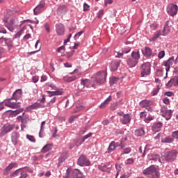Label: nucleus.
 <instances>
[{
	"label": "nucleus",
	"mask_w": 178,
	"mask_h": 178,
	"mask_svg": "<svg viewBox=\"0 0 178 178\" xmlns=\"http://www.w3.org/2000/svg\"><path fill=\"white\" fill-rule=\"evenodd\" d=\"M10 15V12L5 13L4 18L3 19V22L5 24V27L9 30L11 33H13L15 31V29L17 27V22L19 20L17 17H14L8 22V20H9V16Z\"/></svg>",
	"instance_id": "f257e3e1"
},
{
	"label": "nucleus",
	"mask_w": 178,
	"mask_h": 178,
	"mask_svg": "<svg viewBox=\"0 0 178 178\" xmlns=\"http://www.w3.org/2000/svg\"><path fill=\"white\" fill-rule=\"evenodd\" d=\"M106 76L108 74L106 71H100L96 74V76L95 79V83H92V87L95 88L96 86H101V84H104L105 81H106Z\"/></svg>",
	"instance_id": "f03ea898"
},
{
	"label": "nucleus",
	"mask_w": 178,
	"mask_h": 178,
	"mask_svg": "<svg viewBox=\"0 0 178 178\" xmlns=\"http://www.w3.org/2000/svg\"><path fill=\"white\" fill-rule=\"evenodd\" d=\"M83 177V173L80 172V170H72V168H68L66 170L65 175L63 178H81Z\"/></svg>",
	"instance_id": "7ed1b4c3"
},
{
	"label": "nucleus",
	"mask_w": 178,
	"mask_h": 178,
	"mask_svg": "<svg viewBox=\"0 0 178 178\" xmlns=\"http://www.w3.org/2000/svg\"><path fill=\"white\" fill-rule=\"evenodd\" d=\"M143 175L145 176H152V178H159V171L154 165H151L149 168L143 170Z\"/></svg>",
	"instance_id": "20e7f679"
},
{
	"label": "nucleus",
	"mask_w": 178,
	"mask_h": 178,
	"mask_svg": "<svg viewBox=\"0 0 178 178\" xmlns=\"http://www.w3.org/2000/svg\"><path fill=\"white\" fill-rule=\"evenodd\" d=\"M141 77H147L151 74V63L147 62L140 67Z\"/></svg>",
	"instance_id": "39448f33"
},
{
	"label": "nucleus",
	"mask_w": 178,
	"mask_h": 178,
	"mask_svg": "<svg viewBox=\"0 0 178 178\" xmlns=\"http://www.w3.org/2000/svg\"><path fill=\"white\" fill-rule=\"evenodd\" d=\"M178 6L176 4L170 3L167 7V13L170 16H176L177 15Z\"/></svg>",
	"instance_id": "423d86ee"
},
{
	"label": "nucleus",
	"mask_w": 178,
	"mask_h": 178,
	"mask_svg": "<svg viewBox=\"0 0 178 178\" xmlns=\"http://www.w3.org/2000/svg\"><path fill=\"white\" fill-rule=\"evenodd\" d=\"M78 165L79 166H90L91 162L87 159V157L84 154H81L78 159Z\"/></svg>",
	"instance_id": "0eeeda50"
},
{
	"label": "nucleus",
	"mask_w": 178,
	"mask_h": 178,
	"mask_svg": "<svg viewBox=\"0 0 178 178\" xmlns=\"http://www.w3.org/2000/svg\"><path fill=\"white\" fill-rule=\"evenodd\" d=\"M92 84H95V83L94 81L91 82L88 79H82L81 81V84L78 86L79 90L80 91H83V88H84V87H87V88L92 87Z\"/></svg>",
	"instance_id": "6e6552de"
},
{
	"label": "nucleus",
	"mask_w": 178,
	"mask_h": 178,
	"mask_svg": "<svg viewBox=\"0 0 178 178\" xmlns=\"http://www.w3.org/2000/svg\"><path fill=\"white\" fill-rule=\"evenodd\" d=\"M161 112L163 118H165L166 120H169L172 118L173 112L172 110H168L166 107H161Z\"/></svg>",
	"instance_id": "1a4fd4ad"
},
{
	"label": "nucleus",
	"mask_w": 178,
	"mask_h": 178,
	"mask_svg": "<svg viewBox=\"0 0 178 178\" xmlns=\"http://www.w3.org/2000/svg\"><path fill=\"white\" fill-rule=\"evenodd\" d=\"M177 156V151L175 149L172 150L169 152L165 156V161H167V162H173V161L176 159Z\"/></svg>",
	"instance_id": "9d476101"
},
{
	"label": "nucleus",
	"mask_w": 178,
	"mask_h": 178,
	"mask_svg": "<svg viewBox=\"0 0 178 178\" xmlns=\"http://www.w3.org/2000/svg\"><path fill=\"white\" fill-rule=\"evenodd\" d=\"M15 129V124H8V125H4L2 129L0 134L1 137H3L5 134H8L10 131H12Z\"/></svg>",
	"instance_id": "9b49d317"
},
{
	"label": "nucleus",
	"mask_w": 178,
	"mask_h": 178,
	"mask_svg": "<svg viewBox=\"0 0 178 178\" xmlns=\"http://www.w3.org/2000/svg\"><path fill=\"white\" fill-rule=\"evenodd\" d=\"M12 99H8L4 102V104L8 108H12L13 109H17V108H20V102H12Z\"/></svg>",
	"instance_id": "f8f14e48"
},
{
	"label": "nucleus",
	"mask_w": 178,
	"mask_h": 178,
	"mask_svg": "<svg viewBox=\"0 0 178 178\" xmlns=\"http://www.w3.org/2000/svg\"><path fill=\"white\" fill-rule=\"evenodd\" d=\"M65 25L61 23L56 24V33L58 35H65Z\"/></svg>",
	"instance_id": "ddd939ff"
},
{
	"label": "nucleus",
	"mask_w": 178,
	"mask_h": 178,
	"mask_svg": "<svg viewBox=\"0 0 178 178\" xmlns=\"http://www.w3.org/2000/svg\"><path fill=\"white\" fill-rule=\"evenodd\" d=\"M170 22L169 21H167L165 22V24L163 27V29L161 31V35L165 37L166 35H168V34H169V33H170V24H169Z\"/></svg>",
	"instance_id": "4468645a"
},
{
	"label": "nucleus",
	"mask_w": 178,
	"mask_h": 178,
	"mask_svg": "<svg viewBox=\"0 0 178 178\" xmlns=\"http://www.w3.org/2000/svg\"><path fill=\"white\" fill-rule=\"evenodd\" d=\"M44 6H45V2L41 1V3L33 9L34 15H40L42 12L44 11Z\"/></svg>",
	"instance_id": "2eb2a0df"
},
{
	"label": "nucleus",
	"mask_w": 178,
	"mask_h": 178,
	"mask_svg": "<svg viewBox=\"0 0 178 178\" xmlns=\"http://www.w3.org/2000/svg\"><path fill=\"white\" fill-rule=\"evenodd\" d=\"M120 66V60H114L110 64V69L111 72H116Z\"/></svg>",
	"instance_id": "dca6fc26"
},
{
	"label": "nucleus",
	"mask_w": 178,
	"mask_h": 178,
	"mask_svg": "<svg viewBox=\"0 0 178 178\" xmlns=\"http://www.w3.org/2000/svg\"><path fill=\"white\" fill-rule=\"evenodd\" d=\"M120 120L122 124H127L131 121V115L130 114H124Z\"/></svg>",
	"instance_id": "f3484780"
},
{
	"label": "nucleus",
	"mask_w": 178,
	"mask_h": 178,
	"mask_svg": "<svg viewBox=\"0 0 178 178\" xmlns=\"http://www.w3.org/2000/svg\"><path fill=\"white\" fill-rule=\"evenodd\" d=\"M19 137H20V135L17 132H13L11 134V141L13 144V145H17L19 143Z\"/></svg>",
	"instance_id": "a211bd4d"
},
{
	"label": "nucleus",
	"mask_w": 178,
	"mask_h": 178,
	"mask_svg": "<svg viewBox=\"0 0 178 178\" xmlns=\"http://www.w3.org/2000/svg\"><path fill=\"white\" fill-rule=\"evenodd\" d=\"M163 126V124L162 122H154L152 126V130L155 133H158V131H161Z\"/></svg>",
	"instance_id": "6ab92c4d"
},
{
	"label": "nucleus",
	"mask_w": 178,
	"mask_h": 178,
	"mask_svg": "<svg viewBox=\"0 0 178 178\" xmlns=\"http://www.w3.org/2000/svg\"><path fill=\"white\" fill-rule=\"evenodd\" d=\"M172 86H174L175 87H176V86H178L177 76H174L167 83V87H172Z\"/></svg>",
	"instance_id": "aec40b11"
},
{
	"label": "nucleus",
	"mask_w": 178,
	"mask_h": 178,
	"mask_svg": "<svg viewBox=\"0 0 178 178\" xmlns=\"http://www.w3.org/2000/svg\"><path fill=\"white\" fill-rule=\"evenodd\" d=\"M23 95V92L22 91V89H18L13 94V99H19V98H22V95Z\"/></svg>",
	"instance_id": "412c9836"
},
{
	"label": "nucleus",
	"mask_w": 178,
	"mask_h": 178,
	"mask_svg": "<svg viewBox=\"0 0 178 178\" xmlns=\"http://www.w3.org/2000/svg\"><path fill=\"white\" fill-rule=\"evenodd\" d=\"M127 63L129 67H135L138 64V61L131 58H128Z\"/></svg>",
	"instance_id": "4be33fe9"
},
{
	"label": "nucleus",
	"mask_w": 178,
	"mask_h": 178,
	"mask_svg": "<svg viewBox=\"0 0 178 178\" xmlns=\"http://www.w3.org/2000/svg\"><path fill=\"white\" fill-rule=\"evenodd\" d=\"M131 56L132 59L138 61V60H140V51L136 50V51H132Z\"/></svg>",
	"instance_id": "5701e85b"
},
{
	"label": "nucleus",
	"mask_w": 178,
	"mask_h": 178,
	"mask_svg": "<svg viewBox=\"0 0 178 178\" xmlns=\"http://www.w3.org/2000/svg\"><path fill=\"white\" fill-rule=\"evenodd\" d=\"M161 35H162V33L161 32V30H159L156 32V33L154 35V36L149 39V41L151 42H154L158 40V38H159V37H161Z\"/></svg>",
	"instance_id": "b1692460"
},
{
	"label": "nucleus",
	"mask_w": 178,
	"mask_h": 178,
	"mask_svg": "<svg viewBox=\"0 0 178 178\" xmlns=\"http://www.w3.org/2000/svg\"><path fill=\"white\" fill-rule=\"evenodd\" d=\"M140 105L142 108H148V106H151V105H152V102L149 100H143L140 102Z\"/></svg>",
	"instance_id": "393cba45"
},
{
	"label": "nucleus",
	"mask_w": 178,
	"mask_h": 178,
	"mask_svg": "<svg viewBox=\"0 0 178 178\" xmlns=\"http://www.w3.org/2000/svg\"><path fill=\"white\" fill-rule=\"evenodd\" d=\"M115 149H116V147H115V141H112L110 143V145H109V146L107 149V152L108 154H111V152H113V151H115Z\"/></svg>",
	"instance_id": "a878e982"
},
{
	"label": "nucleus",
	"mask_w": 178,
	"mask_h": 178,
	"mask_svg": "<svg viewBox=\"0 0 178 178\" xmlns=\"http://www.w3.org/2000/svg\"><path fill=\"white\" fill-rule=\"evenodd\" d=\"M76 79H77V77H76V76H63L64 81H66L67 83H72V81H74V80H76Z\"/></svg>",
	"instance_id": "bb28decb"
},
{
	"label": "nucleus",
	"mask_w": 178,
	"mask_h": 178,
	"mask_svg": "<svg viewBox=\"0 0 178 178\" xmlns=\"http://www.w3.org/2000/svg\"><path fill=\"white\" fill-rule=\"evenodd\" d=\"M144 56H146L147 58H149L151 55H152V50H151V48L149 47H145V52H143Z\"/></svg>",
	"instance_id": "cd10ccee"
},
{
	"label": "nucleus",
	"mask_w": 178,
	"mask_h": 178,
	"mask_svg": "<svg viewBox=\"0 0 178 178\" xmlns=\"http://www.w3.org/2000/svg\"><path fill=\"white\" fill-rule=\"evenodd\" d=\"M29 122V118L27 116H25L24 119H22V121H21V129L23 130V129H26L27 127V122Z\"/></svg>",
	"instance_id": "c85d7f7f"
},
{
	"label": "nucleus",
	"mask_w": 178,
	"mask_h": 178,
	"mask_svg": "<svg viewBox=\"0 0 178 178\" xmlns=\"http://www.w3.org/2000/svg\"><path fill=\"white\" fill-rule=\"evenodd\" d=\"M17 164L16 163H11L9 164V165L5 169L3 175H8V172L9 170H12L13 168H15Z\"/></svg>",
	"instance_id": "c756f323"
},
{
	"label": "nucleus",
	"mask_w": 178,
	"mask_h": 178,
	"mask_svg": "<svg viewBox=\"0 0 178 178\" xmlns=\"http://www.w3.org/2000/svg\"><path fill=\"white\" fill-rule=\"evenodd\" d=\"M174 62H175V57L172 56L168 60L164 61L163 65L164 66H171V65H173Z\"/></svg>",
	"instance_id": "7c9ffc66"
},
{
	"label": "nucleus",
	"mask_w": 178,
	"mask_h": 178,
	"mask_svg": "<svg viewBox=\"0 0 178 178\" xmlns=\"http://www.w3.org/2000/svg\"><path fill=\"white\" fill-rule=\"evenodd\" d=\"M38 108H42V105L40 103L35 102L33 104L27 107V109H38Z\"/></svg>",
	"instance_id": "2f4dec72"
},
{
	"label": "nucleus",
	"mask_w": 178,
	"mask_h": 178,
	"mask_svg": "<svg viewBox=\"0 0 178 178\" xmlns=\"http://www.w3.org/2000/svg\"><path fill=\"white\" fill-rule=\"evenodd\" d=\"M111 101H112V97L109 96L104 102L101 104V105L99 106V108H105V106H106V105H108V104H109Z\"/></svg>",
	"instance_id": "473e14b6"
},
{
	"label": "nucleus",
	"mask_w": 178,
	"mask_h": 178,
	"mask_svg": "<svg viewBox=\"0 0 178 178\" xmlns=\"http://www.w3.org/2000/svg\"><path fill=\"white\" fill-rule=\"evenodd\" d=\"M4 41L9 49L13 48V41L12 40L4 38Z\"/></svg>",
	"instance_id": "72a5a7b5"
},
{
	"label": "nucleus",
	"mask_w": 178,
	"mask_h": 178,
	"mask_svg": "<svg viewBox=\"0 0 178 178\" xmlns=\"http://www.w3.org/2000/svg\"><path fill=\"white\" fill-rule=\"evenodd\" d=\"M52 149V144H47L42 149V152H48V151H51Z\"/></svg>",
	"instance_id": "f704fd0d"
},
{
	"label": "nucleus",
	"mask_w": 178,
	"mask_h": 178,
	"mask_svg": "<svg viewBox=\"0 0 178 178\" xmlns=\"http://www.w3.org/2000/svg\"><path fill=\"white\" fill-rule=\"evenodd\" d=\"M135 134H136V136H137L138 137H140V136H144V134H145V131H144V129H143V128H140V129H137V130L135 131Z\"/></svg>",
	"instance_id": "c9c22d12"
},
{
	"label": "nucleus",
	"mask_w": 178,
	"mask_h": 178,
	"mask_svg": "<svg viewBox=\"0 0 178 178\" xmlns=\"http://www.w3.org/2000/svg\"><path fill=\"white\" fill-rule=\"evenodd\" d=\"M147 156H148V159H149V161H156V159H159V154H148Z\"/></svg>",
	"instance_id": "e433bc0d"
},
{
	"label": "nucleus",
	"mask_w": 178,
	"mask_h": 178,
	"mask_svg": "<svg viewBox=\"0 0 178 178\" xmlns=\"http://www.w3.org/2000/svg\"><path fill=\"white\" fill-rule=\"evenodd\" d=\"M92 136V133L90 132L88 134L85 135L82 138H81V142L79 144V145H81V144H83V143H84V141H86V140H87L88 138H90V137Z\"/></svg>",
	"instance_id": "4c0bfd02"
},
{
	"label": "nucleus",
	"mask_w": 178,
	"mask_h": 178,
	"mask_svg": "<svg viewBox=\"0 0 178 178\" xmlns=\"http://www.w3.org/2000/svg\"><path fill=\"white\" fill-rule=\"evenodd\" d=\"M119 82V78L113 76L110 78V85L113 86Z\"/></svg>",
	"instance_id": "58836bf2"
},
{
	"label": "nucleus",
	"mask_w": 178,
	"mask_h": 178,
	"mask_svg": "<svg viewBox=\"0 0 178 178\" xmlns=\"http://www.w3.org/2000/svg\"><path fill=\"white\" fill-rule=\"evenodd\" d=\"M23 111H24V108H19L17 110L13 111L11 113V115H12V116H16L17 115H19V113H22V112H23Z\"/></svg>",
	"instance_id": "ea45409f"
},
{
	"label": "nucleus",
	"mask_w": 178,
	"mask_h": 178,
	"mask_svg": "<svg viewBox=\"0 0 178 178\" xmlns=\"http://www.w3.org/2000/svg\"><path fill=\"white\" fill-rule=\"evenodd\" d=\"M131 152V147H125L122 152L121 155H124V154H130Z\"/></svg>",
	"instance_id": "a19ab883"
},
{
	"label": "nucleus",
	"mask_w": 178,
	"mask_h": 178,
	"mask_svg": "<svg viewBox=\"0 0 178 178\" xmlns=\"http://www.w3.org/2000/svg\"><path fill=\"white\" fill-rule=\"evenodd\" d=\"M159 90H161V87H159V86H157L156 88L153 89L152 92V95L154 96L158 95V92H159Z\"/></svg>",
	"instance_id": "79ce46f5"
},
{
	"label": "nucleus",
	"mask_w": 178,
	"mask_h": 178,
	"mask_svg": "<svg viewBox=\"0 0 178 178\" xmlns=\"http://www.w3.org/2000/svg\"><path fill=\"white\" fill-rule=\"evenodd\" d=\"M49 94H51V95H62V94H63V92L60 91V90H57V91H54V92H51V91H48Z\"/></svg>",
	"instance_id": "37998d69"
},
{
	"label": "nucleus",
	"mask_w": 178,
	"mask_h": 178,
	"mask_svg": "<svg viewBox=\"0 0 178 178\" xmlns=\"http://www.w3.org/2000/svg\"><path fill=\"white\" fill-rule=\"evenodd\" d=\"M162 143H173V138L170 136H168V137L165 138V139H163L162 140Z\"/></svg>",
	"instance_id": "c03bdc74"
},
{
	"label": "nucleus",
	"mask_w": 178,
	"mask_h": 178,
	"mask_svg": "<svg viewBox=\"0 0 178 178\" xmlns=\"http://www.w3.org/2000/svg\"><path fill=\"white\" fill-rule=\"evenodd\" d=\"M24 31V29H22L19 31H18L15 35H14V38H19L22 34H23Z\"/></svg>",
	"instance_id": "a18cd8bd"
},
{
	"label": "nucleus",
	"mask_w": 178,
	"mask_h": 178,
	"mask_svg": "<svg viewBox=\"0 0 178 178\" xmlns=\"http://www.w3.org/2000/svg\"><path fill=\"white\" fill-rule=\"evenodd\" d=\"M58 12H60L61 13H64L67 10V8H66L65 6H61L58 8Z\"/></svg>",
	"instance_id": "49530a36"
},
{
	"label": "nucleus",
	"mask_w": 178,
	"mask_h": 178,
	"mask_svg": "<svg viewBox=\"0 0 178 178\" xmlns=\"http://www.w3.org/2000/svg\"><path fill=\"white\" fill-rule=\"evenodd\" d=\"M124 163H125V165H131V164L134 163V160L131 158L128 159L126 160Z\"/></svg>",
	"instance_id": "de8ad7c7"
},
{
	"label": "nucleus",
	"mask_w": 178,
	"mask_h": 178,
	"mask_svg": "<svg viewBox=\"0 0 178 178\" xmlns=\"http://www.w3.org/2000/svg\"><path fill=\"white\" fill-rule=\"evenodd\" d=\"M84 33V31H81L78 32L77 33L75 34L74 36V40H79L80 38V36Z\"/></svg>",
	"instance_id": "09e8293b"
},
{
	"label": "nucleus",
	"mask_w": 178,
	"mask_h": 178,
	"mask_svg": "<svg viewBox=\"0 0 178 178\" xmlns=\"http://www.w3.org/2000/svg\"><path fill=\"white\" fill-rule=\"evenodd\" d=\"M26 138L31 143H35V138L31 135H27Z\"/></svg>",
	"instance_id": "8fccbe9b"
},
{
	"label": "nucleus",
	"mask_w": 178,
	"mask_h": 178,
	"mask_svg": "<svg viewBox=\"0 0 178 178\" xmlns=\"http://www.w3.org/2000/svg\"><path fill=\"white\" fill-rule=\"evenodd\" d=\"M56 101V97H54L53 99H51V101H50L49 103H47L46 106H52V105H54V104H55Z\"/></svg>",
	"instance_id": "3c124183"
},
{
	"label": "nucleus",
	"mask_w": 178,
	"mask_h": 178,
	"mask_svg": "<svg viewBox=\"0 0 178 178\" xmlns=\"http://www.w3.org/2000/svg\"><path fill=\"white\" fill-rule=\"evenodd\" d=\"M23 168H19L17 170H15L14 172L10 174L11 177H16V176H19V172L18 170H22Z\"/></svg>",
	"instance_id": "603ef678"
},
{
	"label": "nucleus",
	"mask_w": 178,
	"mask_h": 178,
	"mask_svg": "<svg viewBox=\"0 0 178 178\" xmlns=\"http://www.w3.org/2000/svg\"><path fill=\"white\" fill-rule=\"evenodd\" d=\"M87 130H88V126H86L85 129L79 131V136H83V134H84V133H86Z\"/></svg>",
	"instance_id": "864d4df0"
},
{
	"label": "nucleus",
	"mask_w": 178,
	"mask_h": 178,
	"mask_svg": "<svg viewBox=\"0 0 178 178\" xmlns=\"http://www.w3.org/2000/svg\"><path fill=\"white\" fill-rule=\"evenodd\" d=\"M88 10H90V6L87 4L86 3H83V12H88Z\"/></svg>",
	"instance_id": "5fc2aeb1"
},
{
	"label": "nucleus",
	"mask_w": 178,
	"mask_h": 178,
	"mask_svg": "<svg viewBox=\"0 0 178 178\" xmlns=\"http://www.w3.org/2000/svg\"><path fill=\"white\" fill-rule=\"evenodd\" d=\"M112 3H113V0H104V6L112 5Z\"/></svg>",
	"instance_id": "6e6d98bb"
},
{
	"label": "nucleus",
	"mask_w": 178,
	"mask_h": 178,
	"mask_svg": "<svg viewBox=\"0 0 178 178\" xmlns=\"http://www.w3.org/2000/svg\"><path fill=\"white\" fill-rule=\"evenodd\" d=\"M159 59H162L163 58L165 57V51H161L159 53Z\"/></svg>",
	"instance_id": "4d7b16f0"
},
{
	"label": "nucleus",
	"mask_w": 178,
	"mask_h": 178,
	"mask_svg": "<svg viewBox=\"0 0 178 178\" xmlns=\"http://www.w3.org/2000/svg\"><path fill=\"white\" fill-rule=\"evenodd\" d=\"M115 169H116V170H117L116 177H118V176H119V173H120V170H121L120 165L116 164V165H115Z\"/></svg>",
	"instance_id": "13d9d810"
},
{
	"label": "nucleus",
	"mask_w": 178,
	"mask_h": 178,
	"mask_svg": "<svg viewBox=\"0 0 178 178\" xmlns=\"http://www.w3.org/2000/svg\"><path fill=\"white\" fill-rule=\"evenodd\" d=\"M140 119H145V118H147V112L145 111L140 112Z\"/></svg>",
	"instance_id": "bf43d9fd"
},
{
	"label": "nucleus",
	"mask_w": 178,
	"mask_h": 178,
	"mask_svg": "<svg viewBox=\"0 0 178 178\" xmlns=\"http://www.w3.org/2000/svg\"><path fill=\"white\" fill-rule=\"evenodd\" d=\"M29 177V174L24 172H22L20 174V177L19 178H27Z\"/></svg>",
	"instance_id": "052dcab7"
},
{
	"label": "nucleus",
	"mask_w": 178,
	"mask_h": 178,
	"mask_svg": "<svg viewBox=\"0 0 178 178\" xmlns=\"http://www.w3.org/2000/svg\"><path fill=\"white\" fill-rule=\"evenodd\" d=\"M70 38H72V33H70V34L68 35L67 39H65V40H64V45H66V44H67V42H70Z\"/></svg>",
	"instance_id": "680f3d73"
},
{
	"label": "nucleus",
	"mask_w": 178,
	"mask_h": 178,
	"mask_svg": "<svg viewBox=\"0 0 178 178\" xmlns=\"http://www.w3.org/2000/svg\"><path fill=\"white\" fill-rule=\"evenodd\" d=\"M130 51H131V49H130V47H126V48H124V49H122L123 54H129V52H130Z\"/></svg>",
	"instance_id": "e2e57ef3"
},
{
	"label": "nucleus",
	"mask_w": 178,
	"mask_h": 178,
	"mask_svg": "<svg viewBox=\"0 0 178 178\" xmlns=\"http://www.w3.org/2000/svg\"><path fill=\"white\" fill-rule=\"evenodd\" d=\"M154 118L151 116L147 117L145 118V123H149L151 120H152Z\"/></svg>",
	"instance_id": "0e129e2a"
},
{
	"label": "nucleus",
	"mask_w": 178,
	"mask_h": 178,
	"mask_svg": "<svg viewBox=\"0 0 178 178\" xmlns=\"http://www.w3.org/2000/svg\"><path fill=\"white\" fill-rule=\"evenodd\" d=\"M76 118H77V115H72L69 118V123H73L74 119H76Z\"/></svg>",
	"instance_id": "69168bd1"
},
{
	"label": "nucleus",
	"mask_w": 178,
	"mask_h": 178,
	"mask_svg": "<svg viewBox=\"0 0 178 178\" xmlns=\"http://www.w3.org/2000/svg\"><path fill=\"white\" fill-rule=\"evenodd\" d=\"M172 137H174V138H176V140H178V130L172 132Z\"/></svg>",
	"instance_id": "338daca9"
},
{
	"label": "nucleus",
	"mask_w": 178,
	"mask_h": 178,
	"mask_svg": "<svg viewBox=\"0 0 178 178\" xmlns=\"http://www.w3.org/2000/svg\"><path fill=\"white\" fill-rule=\"evenodd\" d=\"M130 177V174L129 172H125L124 173L120 178H129Z\"/></svg>",
	"instance_id": "774afa93"
}]
</instances>
